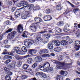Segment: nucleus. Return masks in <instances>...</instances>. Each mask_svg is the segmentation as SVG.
<instances>
[{
	"mask_svg": "<svg viewBox=\"0 0 80 80\" xmlns=\"http://www.w3.org/2000/svg\"><path fill=\"white\" fill-rule=\"evenodd\" d=\"M48 32L47 31H44L39 32L38 33V35L37 36V37H36V42H34V44L35 45H38L40 42H42V40H43V39L42 38H40L41 36H42V35L40 34V33H46V32Z\"/></svg>",
	"mask_w": 80,
	"mask_h": 80,
	"instance_id": "nucleus-1",
	"label": "nucleus"
},
{
	"mask_svg": "<svg viewBox=\"0 0 80 80\" xmlns=\"http://www.w3.org/2000/svg\"><path fill=\"white\" fill-rule=\"evenodd\" d=\"M66 64L64 62H60L59 63V65L57 66V68L58 69H64V70H67L68 69V66H66Z\"/></svg>",
	"mask_w": 80,
	"mask_h": 80,
	"instance_id": "nucleus-2",
	"label": "nucleus"
},
{
	"mask_svg": "<svg viewBox=\"0 0 80 80\" xmlns=\"http://www.w3.org/2000/svg\"><path fill=\"white\" fill-rule=\"evenodd\" d=\"M34 43V41L32 40H26L24 42V44L27 48H29L30 47L31 45H33Z\"/></svg>",
	"mask_w": 80,
	"mask_h": 80,
	"instance_id": "nucleus-3",
	"label": "nucleus"
},
{
	"mask_svg": "<svg viewBox=\"0 0 80 80\" xmlns=\"http://www.w3.org/2000/svg\"><path fill=\"white\" fill-rule=\"evenodd\" d=\"M19 5L22 6V7H23L21 8V9H24L25 8H27V7H28L29 4L27 2L25 1H21L19 3Z\"/></svg>",
	"mask_w": 80,
	"mask_h": 80,
	"instance_id": "nucleus-4",
	"label": "nucleus"
},
{
	"mask_svg": "<svg viewBox=\"0 0 80 80\" xmlns=\"http://www.w3.org/2000/svg\"><path fill=\"white\" fill-rule=\"evenodd\" d=\"M37 25V23H33L29 26V29L32 30V32H36L37 30V28H36Z\"/></svg>",
	"mask_w": 80,
	"mask_h": 80,
	"instance_id": "nucleus-5",
	"label": "nucleus"
},
{
	"mask_svg": "<svg viewBox=\"0 0 80 80\" xmlns=\"http://www.w3.org/2000/svg\"><path fill=\"white\" fill-rule=\"evenodd\" d=\"M16 34V32L13 31L9 34L8 35V40H12L14 38V35Z\"/></svg>",
	"mask_w": 80,
	"mask_h": 80,
	"instance_id": "nucleus-6",
	"label": "nucleus"
},
{
	"mask_svg": "<svg viewBox=\"0 0 80 80\" xmlns=\"http://www.w3.org/2000/svg\"><path fill=\"white\" fill-rule=\"evenodd\" d=\"M75 43L74 48L75 50H79V48L80 47V41H75Z\"/></svg>",
	"mask_w": 80,
	"mask_h": 80,
	"instance_id": "nucleus-7",
	"label": "nucleus"
},
{
	"mask_svg": "<svg viewBox=\"0 0 80 80\" xmlns=\"http://www.w3.org/2000/svg\"><path fill=\"white\" fill-rule=\"evenodd\" d=\"M23 31V27L22 24H19L17 27V32L19 33H21Z\"/></svg>",
	"mask_w": 80,
	"mask_h": 80,
	"instance_id": "nucleus-8",
	"label": "nucleus"
},
{
	"mask_svg": "<svg viewBox=\"0 0 80 80\" xmlns=\"http://www.w3.org/2000/svg\"><path fill=\"white\" fill-rule=\"evenodd\" d=\"M33 35V34H30V33L25 32L23 33L22 36L24 38H28V36L32 37Z\"/></svg>",
	"mask_w": 80,
	"mask_h": 80,
	"instance_id": "nucleus-9",
	"label": "nucleus"
},
{
	"mask_svg": "<svg viewBox=\"0 0 80 80\" xmlns=\"http://www.w3.org/2000/svg\"><path fill=\"white\" fill-rule=\"evenodd\" d=\"M28 77L26 75L21 76H17L15 80H23V79H26Z\"/></svg>",
	"mask_w": 80,
	"mask_h": 80,
	"instance_id": "nucleus-10",
	"label": "nucleus"
},
{
	"mask_svg": "<svg viewBox=\"0 0 80 80\" xmlns=\"http://www.w3.org/2000/svg\"><path fill=\"white\" fill-rule=\"evenodd\" d=\"M34 60L36 62H40L42 61V58L40 57H36L35 58Z\"/></svg>",
	"mask_w": 80,
	"mask_h": 80,
	"instance_id": "nucleus-11",
	"label": "nucleus"
},
{
	"mask_svg": "<svg viewBox=\"0 0 80 80\" xmlns=\"http://www.w3.org/2000/svg\"><path fill=\"white\" fill-rule=\"evenodd\" d=\"M33 22L40 23V22H42V19L40 18H36L34 19Z\"/></svg>",
	"mask_w": 80,
	"mask_h": 80,
	"instance_id": "nucleus-12",
	"label": "nucleus"
},
{
	"mask_svg": "<svg viewBox=\"0 0 80 80\" xmlns=\"http://www.w3.org/2000/svg\"><path fill=\"white\" fill-rule=\"evenodd\" d=\"M43 65L44 68H46V69H47V68H48L50 66V63L48 62L45 63L44 64H43Z\"/></svg>",
	"mask_w": 80,
	"mask_h": 80,
	"instance_id": "nucleus-13",
	"label": "nucleus"
},
{
	"mask_svg": "<svg viewBox=\"0 0 80 80\" xmlns=\"http://www.w3.org/2000/svg\"><path fill=\"white\" fill-rule=\"evenodd\" d=\"M4 69L5 71V72H8V75H9V76H10V75H12V74H13L12 72L10 71H9L8 69L7 68H5Z\"/></svg>",
	"mask_w": 80,
	"mask_h": 80,
	"instance_id": "nucleus-14",
	"label": "nucleus"
},
{
	"mask_svg": "<svg viewBox=\"0 0 80 80\" xmlns=\"http://www.w3.org/2000/svg\"><path fill=\"white\" fill-rule=\"evenodd\" d=\"M37 50H36L35 49H31L29 51V53L31 55H33V53H34V54H35L37 53Z\"/></svg>",
	"mask_w": 80,
	"mask_h": 80,
	"instance_id": "nucleus-15",
	"label": "nucleus"
},
{
	"mask_svg": "<svg viewBox=\"0 0 80 80\" xmlns=\"http://www.w3.org/2000/svg\"><path fill=\"white\" fill-rule=\"evenodd\" d=\"M48 47L49 50H52L53 48V45L51 43L48 44Z\"/></svg>",
	"mask_w": 80,
	"mask_h": 80,
	"instance_id": "nucleus-16",
	"label": "nucleus"
},
{
	"mask_svg": "<svg viewBox=\"0 0 80 80\" xmlns=\"http://www.w3.org/2000/svg\"><path fill=\"white\" fill-rule=\"evenodd\" d=\"M68 41L65 40H63L61 41V45H63V46L67 45L68 44Z\"/></svg>",
	"mask_w": 80,
	"mask_h": 80,
	"instance_id": "nucleus-17",
	"label": "nucleus"
},
{
	"mask_svg": "<svg viewBox=\"0 0 80 80\" xmlns=\"http://www.w3.org/2000/svg\"><path fill=\"white\" fill-rule=\"evenodd\" d=\"M45 69L46 70V72H51L52 73L53 72V67L49 68L48 69L47 68H45Z\"/></svg>",
	"mask_w": 80,
	"mask_h": 80,
	"instance_id": "nucleus-18",
	"label": "nucleus"
},
{
	"mask_svg": "<svg viewBox=\"0 0 80 80\" xmlns=\"http://www.w3.org/2000/svg\"><path fill=\"white\" fill-rule=\"evenodd\" d=\"M66 3H68L69 5H70L71 7H74V5H73V4H72L70 2L68 1H65L63 3H62L63 5H66Z\"/></svg>",
	"mask_w": 80,
	"mask_h": 80,
	"instance_id": "nucleus-19",
	"label": "nucleus"
},
{
	"mask_svg": "<svg viewBox=\"0 0 80 80\" xmlns=\"http://www.w3.org/2000/svg\"><path fill=\"white\" fill-rule=\"evenodd\" d=\"M39 69H40L41 70H42L44 71V72H46L47 70H46V69L43 66V65L42 66L41 65H39L38 67Z\"/></svg>",
	"mask_w": 80,
	"mask_h": 80,
	"instance_id": "nucleus-20",
	"label": "nucleus"
},
{
	"mask_svg": "<svg viewBox=\"0 0 80 80\" xmlns=\"http://www.w3.org/2000/svg\"><path fill=\"white\" fill-rule=\"evenodd\" d=\"M10 24H11V23L9 21H5L3 23V25H4V27H6L7 25H10Z\"/></svg>",
	"mask_w": 80,
	"mask_h": 80,
	"instance_id": "nucleus-21",
	"label": "nucleus"
},
{
	"mask_svg": "<svg viewBox=\"0 0 80 80\" xmlns=\"http://www.w3.org/2000/svg\"><path fill=\"white\" fill-rule=\"evenodd\" d=\"M61 74L62 75H65V76H64V77H65V76H67V75L68 73H67V72H65L63 71H61Z\"/></svg>",
	"mask_w": 80,
	"mask_h": 80,
	"instance_id": "nucleus-22",
	"label": "nucleus"
},
{
	"mask_svg": "<svg viewBox=\"0 0 80 80\" xmlns=\"http://www.w3.org/2000/svg\"><path fill=\"white\" fill-rule=\"evenodd\" d=\"M63 77L62 76H58L56 78V79L57 80H63Z\"/></svg>",
	"mask_w": 80,
	"mask_h": 80,
	"instance_id": "nucleus-23",
	"label": "nucleus"
},
{
	"mask_svg": "<svg viewBox=\"0 0 80 80\" xmlns=\"http://www.w3.org/2000/svg\"><path fill=\"white\" fill-rule=\"evenodd\" d=\"M10 2H9V5H13V2H12V1L13 2L14 4H15V2H17V1H16V0H10Z\"/></svg>",
	"mask_w": 80,
	"mask_h": 80,
	"instance_id": "nucleus-24",
	"label": "nucleus"
},
{
	"mask_svg": "<svg viewBox=\"0 0 80 80\" xmlns=\"http://www.w3.org/2000/svg\"><path fill=\"white\" fill-rule=\"evenodd\" d=\"M22 52H27V48L25 46H23L22 48Z\"/></svg>",
	"mask_w": 80,
	"mask_h": 80,
	"instance_id": "nucleus-25",
	"label": "nucleus"
},
{
	"mask_svg": "<svg viewBox=\"0 0 80 80\" xmlns=\"http://www.w3.org/2000/svg\"><path fill=\"white\" fill-rule=\"evenodd\" d=\"M54 43L55 45L56 46L58 47V46H60V41H55Z\"/></svg>",
	"mask_w": 80,
	"mask_h": 80,
	"instance_id": "nucleus-26",
	"label": "nucleus"
},
{
	"mask_svg": "<svg viewBox=\"0 0 80 80\" xmlns=\"http://www.w3.org/2000/svg\"><path fill=\"white\" fill-rule=\"evenodd\" d=\"M27 62L28 63L30 64L33 62V59L32 58H29L28 59Z\"/></svg>",
	"mask_w": 80,
	"mask_h": 80,
	"instance_id": "nucleus-27",
	"label": "nucleus"
},
{
	"mask_svg": "<svg viewBox=\"0 0 80 80\" xmlns=\"http://www.w3.org/2000/svg\"><path fill=\"white\" fill-rule=\"evenodd\" d=\"M61 50V49L59 47H57L54 48V51L56 52H58Z\"/></svg>",
	"mask_w": 80,
	"mask_h": 80,
	"instance_id": "nucleus-28",
	"label": "nucleus"
},
{
	"mask_svg": "<svg viewBox=\"0 0 80 80\" xmlns=\"http://www.w3.org/2000/svg\"><path fill=\"white\" fill-rule=\"evenodd\" d=\"M14 57L17 60H20L22 59V57L18 55H16L14 56Z\"/></svg>",
	"mask_w": 80,
	"mask_h": 80,
	"instance_id": "nucleus-29",
	"label": "nucleus"
},
{
	"mask_svg": "<svg viewBox=\"0 0 80 80\" xmlns=\"http://www.w3.org/2000/svg\"><path fill=\"white\" fill-rule=\"evenodd\" d=\"M40 75H41L42 78H47L46 74L45 73H43V72H41Z\"/></svg>",
	"mask_w": 80,
	"mask_h": 80,
	"instance_id": "nucleus-30",
	"label": "nucleus"
},
{
	"mask_svg": "<svg viewBox=\"0 0 80 80\" xmlns=\"http://www.w3.org/2000/svg\"><path fill=\"white\" fill-rule=\"evenodd\" d=\"M5 80H11L10 76L8 75H7L5 78Z\"/></svg>",
	"mask_w": 80,
	"mask_h": 80,
	"instance_id": "nucleus-31",
	"label": "nucleus"
},
{
	"mask_svg": "<svg viewBox=\"0 0 80 80\" xmlns=\"http://www.w3.org/2000/svg\"><path fill=\"white\" fill-rule=\"evenodd\" d=\"M28 67H29V66L28 64H24L23 65L22 68L24 70H27L28 68Z\"/></svg>",
	"mask_w": 80,
	"mask_h": 80,
	"instance_id": "nucleus-32",
	"label": "nucleus"
},
{
	"mask_svg": "<svg viewBox=\"0 0 80 80\" xmlns=\"http://www.w3.org/2000/svg\"><path fill=\"white\" fill-rule=\"evenodd\" d=\"M42 58H45L46 57H50V55H49L48 54H46L42 55Z\"/></svg>",
	"mask_w": 80,
	"mask_h": 80,
	"instance_id": "nucleus-33",
	"label": "nucleus"
},
{
	"mask_svg": "<svg viewBox=\"0 0 80 80\" xmlns=\"http://www.w3.org/2000/svg\"><path fill=\"white\" fill-rule=\"evenodd\" d=\"M6 32H4L2 34L1 36H0V41H1L3 38V37H4V35H5Z\"/></svg>",
	"mask_w": 80,
	"mask_h": 80,
	"instance_id": "nucleus-34",
	"label": "nucleus"
},
{
	"mask_svg": "<svg viewBox=\"0 0 80 80\" xmlns=\"http://www.w3.org/2000/svg\"><path fill=\"white\" fill-rule=\"evenodd\" d=\"M15 65H16V63L15 62H14L13 63H12V64H9V66L10 67L12 68V67H15Z\"/></svg>",
	"mask_w": 80,
	"mask_h": 80,
	"instance_id": "nucleus-35",
	"label": "nucleus"
},
{
	"mask_svg": "<svg viewBox=\"0 0 80 80\" xmlns=\"http://www.w3.org/2000/svg\"><path fill=\"white\" fill-rule=\"evenodd\" d=\"M44 35L45 36L46 38L47 39H48L50 38L51 36V34H44Z\"/></svg>",
	"mask_w": 80,
	"mask_h": 80,
	"instance_id": "nucleus-36",
	"label": "nucleus"
},
{
	"mask_svg": "<svg viewBox=\"0 0 80 80\" xmlns=\"http://www.w3.org/2000/svg\"><path fill=\"white\" fill-rule=\"evenodd\" d=\"M25 14L27 16V17H30L31 16L32 13L30 12H26Z\"/></svg>",
	"mask_w": 80,
	"mask_h": 80,
	"instance_id": "nucleus-37",
	"label": "nucleus"
},
{
	"mask_svg": "<svg viewBox=\"0 0 80 80\" xmlns=\"http://www.w3.org/2000/svg\"><path fill=\"white\" fill-rule=\"evenodd\" d=\"M57 10H61V4H60L58 5L57 7Z\"/></svg>",
	"mask_w": 80,
	"mask_h": 80,
	"instance_id": "nucleus-38",
	"label": "nucleus"
},
{
	"mask_svg": "<svg viewBox=\"0 0 80 80\" xmlns=\"http://www.w3.org/2000/svg\"><path fill=\"white\" fill-rule=\"evenodd\" d=\"M13 52L12 51L10 52H7L6 54H7V55H11V56H13L14 55L13 54Z\"/></svg>",
	"mask_w": 80,
	"mask_h": 80,
	"instance_id": "nucleus-39",
	"label": "nucleus"
},
{
	"mask_svg": "<svg viewBox=\"0 0 80 80\" xmlns=\"http://www.w3.org/2000/svg\"><path fill=\"white\" fill-rule=\"evenodd\" d=\"M15 15L17 17H18L20 16V13H19V12L16 11L15 12Z\"/></svg>",
	"mask_w": 80,
	"mask_h": 80,
	"instance_id": "nucleus-40",
	"label": "nucleus"
},
{
	"mask_svg": "<svg viewBox=\"0 0 80 80\" xmlns=\"http://www.w3.org/2000/svg\"><path fill=\"white\" fill-rule=\"evenodd\" d=\"M56 32L58 33H61L62 32V30L59 28H57L56 29Z\"/></svg>",
	"mask_w": 80,
	"mask_h": 80,
	"instance_id": "nucleus-41",
	"label": "nucleus"
},
{
	"mask_svg": "<svg viewBox=\"0 0 80 80\" xmlns=\"http://www.w3.org/2000/svg\"><path fill=\"white\" fill-rule=\"evenodd\" d=\"M46 13H52V9H46Z\"/></svg>",
	"mask_w": 80,
	"mask_h": 80,
	"instance_id": "nucleus-42",
	"label": "nucleus"
},
{
	"mask_svg": "<svg viewBox=\"0 0 80 80\" xmlns=\"http://www.w3.org/2000/svg\"><path fill=\"white\" fill-rule=\"evenodd\" d=\"M27 18V15H26L25 14L23 15L22 16V19H23L24 20L26 19Z\"/></svg>",
	"mask_w": 80,
	"mask_h": 80,
	"instance_id": "nucleus-43",
	"label": "nucleus"
},
{
	"mask_svg": "<svg viewBox=\"0 0 80 80\" xmlns=\"http://www.w3.org/2000/svg\"><path fill=\"white\" fill-rule=\"evenodd\" d=\"M45 53V49H43L42 50H41L40 51V54H41V55H42V54H43V53Z\"/></svg>",
	"mask_w": 80,
	"mask_h": 80,
	"instance_id": "nucleus-44",
	"label": "nucleus"
},
{
	"mask_svg": "<svg viewBox=\"0 0 80 80\" xmlns=\"http://www.w3.org/2000/svg\"><path fill=\"white\" fill-rule=\"evenodd\" d=\"M48 21H50V20H51L52 19V16L50 15H48Z\"/></svg>",
	"mask_w": 80,
	"mask_h": 80,
	"instance_id": "nucleus-45",
	"label": "nucleus"
},
{
	"mask_svg": "<svg viewBox=\"0 0 80 80\" xmlns=\"http://www.w3.org/2000/svg\"><path fill=\"white\" fill-rule=\"evenodd\" d=\"M38 65V63H34L33 65H32V68H35L36 67H37Z\"/></svg>",
	"mask_w": 80,
	"mask_h": 80,
	"instance_id": "nucleus-46",
	"label": "nucleus"
},
{
	"mask_svg": "<svg viewBox=\"0 0 80 80\" xmlns=\"http://www.w3.org/2000/svg\"><path fill=\"white\" fill-rule=\"evenodd\" d=\"M64 22H58V25H64Z\"/></svg>",
	"mask_w": 80,
	"mask_h": 80,
	"instance_id": "nucleus-47",
	"label": "nucleus"
},
{
	"mask_svg": "<svg viewBox=\"0 0 80 80\" xmlns=\"http://www.w3.org/2000/svg\"><path fill=\"white\" fill-rule=\"evenodd\" d=\"M44 21H48V15L46 16L44 18Z\"/></svg>",
	"mask_w": 80,
	"mask_h": 80,
	"instance_id": "nucleus-48",
	"label": "nucleus"
},
{
	"mask_svg": "<svg viewBox=\"0 0 80 80\" xmlns=\"http://www.w3.org/2000/svg\"><path fill=\"white\" fill-rule=\"evenodd\" d=\"M17 65L18 67H20L21 65H22V62L20 61H18L17 62Z\"/></svg>",
	"mask_w": 80,
	"mask_h": 80,
	"instance_id": "nucleus-49",
	"label": "nucleus"
},
{
	"mask_svg": "<svg viewBox=\"0 0 80 80\" xmlns=\"http://www.w3.org/2000/svg\"><path fill=\"white\" fill-rule=\"evenodd\" d=\"M14 51H15L16 52H17L19 50V48L16 47L14 48Z\"/></svg>",
	"mask_w": 80,
	"mask_h": 80,
	"instance_id": "nucleus-50",
	"label": "nucleus"
},
{
	"mask_svg": "<svg viewBox=\"0 0 80 80\" xmlns=\"http://www.w3.org/2000/svg\"><path fill=\"white\" fill-rule=\"evenodd\" d=\"M10 62H11V60H10V59H8L6 61L5 64L6 65H7L8 63H10Z\"/></svg>",
	"mask_w": 80,
	"mask_h": 80,
	"instance_id": "nucleus-51",
	"label": "nucleus"
},
{
	"mask_svg": "<svg viewBox=\"0 0 80 80\" xmlns=\"http://www.w3.org/2000/svg\"><path fill=\"white\" fill-rule=\"evenodd\" d=\"M63 30L64 32H68V31H69V30L68 29H67V28L66 27L64 28H63Z\"/></svg>",
	"mask_w": 80,
	"mask_h": 80,
	"instance_id": "nucleus-52",
	"label": "nucleus"
},
{
	"mask_svg": "<svg viewBox=\"0 0 80 80\" xmlns=\"http://www.w3.org/2000/svg\"><path fill=\"white\" fill-rule=\"evenodd\" d=\"M7 50L6 49H4V52L3 53H2V54L3 55V54H4V55H7V54H6V53H7Z\"/></svg>",
	"mask_w": 80,
	"mask_h": 80,
	"instance_id": "nucleus-53",
	"label": "nucleus"
},
{
	"mask_svg": "<svg viewBox=\"0 0 80 80\" xmlns=\"http://www.w3.org/2000/svg\"><path fill=\"white\" fill-rule=\"evenodd\" d=\"M80 52H78L76 53L75 54V56L76 57H79V56H80Z\"/></svg>",
	"mask_w": 80,
	"mask_h": 80,
	"instance_id": "nucleus-54",
	"label": "nucleus"
},
{
	"mask_svg": "<svg viewBox=\"0 0 80 80\" xmlns=\"http://www.w3.org/2000/svg\"><path fill=\"white\" fill-rule=\"evenodd\" d=\"M78 8H75L73 10L74 13L76 14V12H78Z\"/></svg>",
	"mask_w": 80,
	"mask_h": 80,
	"instance_id": "nucleus-55",
	"label": "nucleus"
},
{
	"mask_svg": "<svg viewBox=\"0 0 80 80\" xmlns=\"http://www.w3.org/2000/svg\"><path fill=\"white\" fill-rule=\"evenodd\" d=\"M12 30H13L12 29H9L6 31V33H9V32H11Z\"/></svg>",
	"mask_w": 80,
	"mask_h": 80,
	"instance_id": "nucleus-56",
	"label": "nucleus"
},
{
	"mask_svg": "<svg viewBox=\"0 0 80 80\" xmlns=\"http://www.w3.org/2000/svg\"><path fill=\"white\" fill-rule=\"evenodd\" d=\"M62 58H63V57H62V56H60L58 57V60L60 61V60H62Z\"/></svg>",
	"mask_w": 80,
	"mask_h": 80,
	"instance_id": "nucleus-57",
	"label": "nucleus"
},
{
	"mask_svg": "<svg viewBox=\"0 0 80 80\" xmlns=\"http://www.w3.org/2000/svg\"><path fill=\"white\" fill-rule=\"evenodd\" d=\"M30 57V55H28L25 56H24V58H27V57Z\"/></svg>",
	"mask_w": 80,
	"mask_h": 80,
	"instance_id": "nucleus-58",
	"label": "nucleus"
},
{
	"mask_svg": "<svg viewBox=\"0 0 80 80\" xmlns=\"http://www.w3.org/2000/svg\"><path fill=\"white\" fill-rule=\"evenodd\" d=\"M8 42V40H5L4 41L3 43L4 44H7Z\"/></svg>",
	"mask_w": 80,
	"mask_h": 80,
	"instance_id": "nucleus-59",
	"label": "nucleus"
},
{
	"mask_svg": "<svg viewBox=\"0 0 80 80\" xmlns=\"http://www.w3.org/2000/svg\"><path fill=\"white\" fill-rule=\"evenodd\" d=\"M69 13V11H68V10L67 9V10L66 11L64 14H65V15H66L67 14V13Z\"/></svg>",
	"mask_w": 80,
	"mask_h": 80,
	"instance_id": "nucleus-60",
	"label": "nucleus"
},
{
	"mask_svg": "<svg viewBox=\"0 0 80 80\" xmlns=\"http://www.w3.org/2000/svg\"><path fill=\"white\" fill-rule=\"evenodd\" d=\"M41 73V72H37L35 74V75H36V76H38V75H40Z\"/></svg>",
	"mask_w": 80,
	"mask_h": 80,
	"instance_id": "nucleus-61",
	"label": "nucleus"
},
{
	"mask_svg": "<svg viewBox=\"0 0 80 80\" xmlns=\"http://www.w3.org/2000/svg\"><path fill=\"white\" fill-rule=\"evenodd\" d=\"M52 62L53 63H55V64H56L57 63H58L57 61L55 60H53Z\"/></svg>",
	"mask_w": 80,
	"mask_h": 80,
	"instance_id": "nucleus-62",
	"label": "nucleus"
},
{
	"mask_svg": "<svg viewBox=\"0 0 80 80\" xmlns=\"http://www.w3.org/2000/svg\"><path fill=\"white\" fill-rule=\"evenodd\" d=\"M45 53H48V50L46 49H44Z\"/></svg>",
	"mask_w": 80,
	"mask_h": 80,
	"instance_id": "nucleus-63",
	"label": "nucleus"
},
{
	"mask_svg": "<svg viewBox=\"0 0 80 80\" xmlns=\"http://www.w3.org/2000/svg\"><path fill=\"white\" fill-rule=\"evenodd\" d=\"M15 10V7H13L12 9V12H13Z\"/></svg>",
	"mask_w": 80,
	"mask_h": 80,
	"instance_id": "nucleus-64",
	"label": "nucleus"
}]
</instances>
